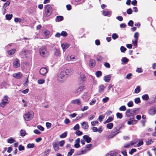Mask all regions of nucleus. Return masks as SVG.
<instances>
[{"label": "nucleus", "instance_id": "22", "mask_svg": "<svg viewBox=\"0 0 156 156\" xmlns=\"http://www.w3.org/2000/svg\"><path fill=\"white\" fill-rule=\"evenodd\" d=\"M63 20V17L62 16H56L55 21L56 22L61 21Z\"/></svg>", "mask_w": 156, "mask_h": 156}, {"label": "nucleus", "instance_id": "5", "mask_svg": "<svg viewBox=\"0 0 156 156\" xmlns=\"http://www.w3.org/2000/svg\"><path fill=\"white\" fill-rule=\"evenodd\" d=\"M24 118L26 120L29 121L33 118L32 114L30 112H28L24 115Z\"/></svg>", "mask_w": 156, "mask_h": 156}, {"label": "nucleus", "instance_id": "54", "mask_svg": "<svg viewBox=\"0 0 156 156\" xmlns=\"http://www.w3.org/2000/svg\"><path fill=\"white\" fill-rule=\"evenodd\" d=\"M128 25L130 27H133V22L132 20H130L128 23Z\"/></svg>", "mask_w": 156, "mask_h": 156}, {"label": "nucleus", "instance_id": "58", "mask_svg": "<svg viewBox=\"0 0 156 156\" xmlns=\"http://www.w3.org/2000/svg\"><path fill=\"white\" fill-rule=\"evenodd\" d=\"M136 151V149L135 148L132 149L129 152V153L131 155H132L134 152Z\"/></svg>", "mask_w": 156, "mask_h": 156}, {"label": "nucleus", "instance_id": "7", "mask_svg": "<svg viewBox=\"0 0 156 156\" xmlns=\"http://www.w3.org/2000/svg\"><path fill=\"white\" fill-rule=\"evenodd\" d=\"M148 113L151 115H153L156 113V106L152 108L148 111Z\"/></svg>", "mask_w": 156, "mask_h": 156}, {"label": "nucleus", "instance_id": "57", "mask_svg": "<svg viewBox=\"0 0 156 156\" xmlns=\"http://www.w3.org/2000/svg\"><path fill=\"white\" fill-rule=\"evenodd\" d=\"M91 125L92 126H95V124L98 123V122L97 121H93L91 122Z\"/></svg>", "mask_w": 156, "mask_h": 156}, {"label": "nucleus", "instance_id": "20", "mask_svg": "<svg viewBox=\"0 0 156 156\" xmlns=\"http://www.w3.org/2000/svg\"><path fill=\"white\" fill-rule=\"evenodd\" d=\"M84 88V86H80L76 90V93L79 94L80 92L83 91Z\"/></svg>", "mask_w": 156, "mask_h": 156}, {"label": "nucleus", "instance_id": "31", "mask_svg": "<svg viewBox=\"0 0 156 156\" xmlns=\"http://www.w3.org/2000/svg\"><path fill=\"white\" fill-rule=\"evenodd\" d=\"M74 149H71L69 152L67 154V156H71L73 154L74 152Z\"/></svg>", "mask_w": 156, "mask_h": 156}, {"label": "nucleus", "instance_id": "51", "mask_svg": "<svg viewBox=\"0 0 156 156\" xmlns=\"http://www.w3.org/2000/svg\"><path fill=\"white\" fill-rule=\"evenodd\" d=\"M133 102L132 101H129L127 103V105L129 107H132L133 106Z\"/></svg>", "mask_w": 156, "mask_h": 156}, {"label": "nucleus", "instance_id": "62", "mask_svg": "<svg viewBox=\"0 0 156 156\" xmlns=\"http://www.w3.org/2000/svg\"><path fill=\"white\" fill-rule=\"evenodd\" d=\"M26 53V51L25 50H22L21 52H20V55H21L24 56H25Z\"/></svg>", "mask_w": 156, "mask_h": 156}, {"label": "nucleus", "instance_id": "4", "mask_svg": "<svg viewBox=\"0 0 156 156\" xmlns=\"http://www.w3.org/2000/svg\"><path fill=\"white\" fill-rule=\"evenodd\" d=\"M54 149L55 151H58L59 149L58 142L57 140H55L52 143Z\"/></svg>", "mask_w": 156, "mask_h": 156}, {"label": "nucleus", "instance_id": "63", "mask_svg": "<svg viewBox=\"0 0 156 156\" xmlns=\"http://www.w3.org/2000/svg\"><path fill=\"white\" fill-rule=\"evenodd\" d=\"M109 99L108 97H106L103 99L102 101L104 103H106L109 100Z\"/></svg>", "mask_w": 156, "mask_h": 156}, {"label": "nucleus", "instance_id": "44", "mask_svg": "<svg viewBox=\"0 0 156 156\" xmlns=\"http://www.w3.org/2000/svg\"><path fill=\"white\" fill-rule=\"evenodd\" d=\"M134 102L135 103L138 104L140 102V98H137L135 99Z\"/></svg>", "mask_w": 156, "mask_h": 156}, {"label": "nucleus", "instance_id": "27", "mask_svg": "<svg viewBox=\"0 0 156 156\" xmlns=\"http://www.w3.org/2000/svg\"><path fill=\"white\" fill-rule=\"evenodd\" d=\"M142 99L144 100H147L149 99L148 95L147 94L142 95Z\"/></svg>", "mask_w": 156, "mask_h": 156}, {"label": "nucleus", "instance_id": "1", "mask_svg": "<svg viewBox=\"0 0 156 156\" xmlns=\"http://www.w3.org/2000/svg\"><path fill=\"white\" fill-rule=\"evenodd\" d=\"M71 70L69 69H65L62 71L58 76V80L60 83H63L68 77V75L71 74Z\"/></svg>", "mask_w": 156, "mask_h": 156}, {"label": "nucleus", "instance_id": "64", "mask_svg": "<svg viewBox=\"0 0 156 156\" xmlns=\"http://www.w3.org/2000/svg\"><path fill=\"white\" fill-rule=\"evenodd\" d=\"M108 156H116V154L115 153H113L110 154H107Z\"/></svg>", "mask_w": 156, "mask_h": 156}, {"label": "nucleus", "instance_id": "25", "mask_svg": "<svg viewBox=\"0 0 156 156\" xmlns=\"http://www.w3.org/2000/svg\"><path fill=\"white\" fill-rule=\"evenodd\" d=\"M140 90L141 89L140 86H138L135 89L134 92L136 94H138L140 91Z\"/></svg>", "mask_w": 156, "mask_h": 156}, {"label": "nucleus", "instance_id": "33", "mask_svg": "<svg viewBox=\"0 0 156 156\" xmlns=\"http://www.w3.org/2000/svg\"><path fill=\"white\" fill-rule=\"evenodd\" d=\"M113 126V124L112 123H110L107 125V127L109 129H112Z\"/></svg>", "mask_w": 156, "mask_h": 156}, {"label": "nucleus", "instance_id": "37", "mask_svg": "<svg viewBox=\"0 0 156 156\" xmlns=\"http://www.w3.org/2000/svg\"><path fill=\"white\" fill-rule=\"evenodd\" d=\"M15 142V140L12 138L9 139L7 141L8 143L9 144H12Z\"/></svg>", "mask_w": 156, "mask_h": 156}, {"label": "nucleus", "instance_id": "47", "mask_svg": "<svg viewBox=\"0 0 156 156\" xmlns=\"http://www.w3.org/2000/svg\"><path fill=\"white\" fill-rule=\"evenodd\" d=\"M132 75V73H129L126 76V78L129 80L130 79Z\"/></svg>", "mask_w": 156, "mask_h": 156}, {"label": "nucleus", "instance_id": "32", "mask_svg": "<svg viewBox=\"0 0 156 156\" xmlns=\"http://www.w3.org/2000/svg\"><path fill=\"white\" fill-rule=\"evenodd\" d=\"M23 20L19 18H15L14 19V21L16 23L19 22V23H20Z\"/></svg>", "mask_w": 156, "mask_h": 156}, {"label": "nucleus", "instance_id": "42", "mask_svg": "<svg viewBox=\"0 0 156 156\" xmlns=\"http://www.w3.org/2000/svg\"><path fill=\"white\" fill-rule=\"evenodd\" d=\"M67 58L68 60L69 59V58L71 60V61H73L75 59V56H74L73 55H71L69 57H68Z\"/></svg>", "mask_w": 156, "mask_h": 156}, {"label": "nucleus", "instance_id": "38", "mask_svg": "<svg viewBox=\"0 0 156 156\" xmlns=\"http://www.w3.org/2000/svg\"><path fill=\"white\" fill-rule=\"evenodd\" d=\"M118 35L116 33H114L112 35V37L114 40H115L118 37Z\"/></svg>", "mask_w": 156, "mask_h": 156}, {"label": "nucleus", "instance_id": "2", "mask_svg": "<svg viewBox=\"0 0 156 156\" xmlns=\"http://www.w3.org/2000/svg\"><path fill=\"white\" fill-rule=\"evenodd\" d=\"M52 12V8L49 5H47L44 7V12L43 16L47 17L50 16Z\"/></svg>", "mask_w": 156, "mask_h": 156}, {"label": "nucleus", "instance_id": "12", "mask_svg": "<svg viewBox=\"0 0 156 156\" xmlns=\"http://www.w3.org/2000/svg\"><path fill=\"white\" fill-rule=\"evenodd\" d=\"M89 65L90 67L92 68L94 67L95 65V60L93 59H90L89 61Z\"/></svg>", "mask_w": 156, "mask_h": 156}, {"label": "nucleus", "instance_id": "35", "mask_svg": "<svg viewBox=\"0 0 156 156\" xmlns=\"http://www.w3.org/2000/svg\"><path fill=\"white\" fill-rule=\"evenodd\" d=\"M95 74L97 77H99L102 75V73L100 71H98L96 72Z\"/></svg>", "mask_w": 156, "mask_h": 156}, {"label": "nucleus", "instance_id": "60", "mask_svg": "<svg viewBox=\"0 0 156 156\" xmlns=\"http://www.w3.org/2000/svg\"><path fill=\"white\" fill-rule=\"evenodd\" d=\"M65 143V140H62L61 141H60L59 142V145L60 146L62 147L64 145Z\"/></svg>", "mask_w": 156, "mask_h": 156}, {"label": "nucleus", "instance_id": "13", "mask_svg": "<svg viewBox=\"0 0 156 156\" xmlns=\"http://www.w3.org/2000/svg\"><path fill=\"white\" fill-rule=\"evenodd\" d=\"M111 78V75H108L104 76L103 79L106 82L108 83L110 80Z\"/></svg>", "mask_w": 156, "mask_h": 156}, {"label": "nucleus", "instance_id": "41", "mask_svg": "<svg viewBox=\"0 0 156 156\" xmlns=\"http://www.w3.org/2000/svg\"><path fill=\"white\" fill-rule=\"evenodd\" d=\"M61 34V35L64 37H66L68 35L67 33L65 31H62Z\"/></svg>", "mask_w": 156, "mask_h": 156}, {"label": "nucleus", "instance_id": "43", "mask_svg": "<svg viewBox=\"0 0 156 156\" xmlns=\"http://www.w3.org/2000/svg\"><path fill=\"white\" fill-rule=\"evenodd\" d=\"M75 134L78 136L81 135L83 133L79 130H77L75 132Z\"/></svg>", "mask_w": 156, "mask_h": 156}, {"label": "nucleus", "instance_id": "40", "mask_svg": "<svg viewBox=\"0 0 156 156\" xmlns=\"http://www.w3.org/2000/svg\"><path fill=\"white\" fill-rule=\"evenodd\" d=\"M20 135L23 137L26 134V132L25 131L23 130H21V131H20Z\"/></svg>", "mask_w": 156, "mask_h": 156}, {"label": "nucleus", "instance_id": "29", "mask_svg": "<svg viewBox=\"0 0 156 156\" xmlns=\"http://www.w3.org/2000/svg\"><path fill=\"white\" fill-rule=\"evenodd\" d=\"M6 19L8 20H10L12 17V14H7L5 15Z\"/></svg>", "mask_w": 156, "mask_h": 156}, {"label": "nucleus", "instance_id": "36", "mask_svg": "<svg viewBox=\"0 0 156 156\" xmlns=\"http://www.w3.org/2000/svg\"><path fill=\"white\" fill-rule=\"evenodd\" d=\"M34 144H29L27 145V147L28 148H31L34 147Z\"/></svg>", "mask_w": 156, "mask_h": 156}, {"label": "nucleus", "instance_id": "3", "mask_svg": "<svg viewBox=\"0 0 156 156\" xmlns=\"http://www.w3.org/2000/svg\"><path fill=\"white\" fill-rule=\"evenodd\" d=\"M40 55L44 57H47L48 55V52L46 50V48L42 47L39 49Z\"/></svg>", "mask_w": 156, "mask_h": 156}, {"label": "nucleus", "instance_id": "23", "mask_svg": "<svg viewBox=\"0 0 156 156\" xmlns=\"http://www.w3.org/2000/svg\"><path fill=\"white\" fill-rule=\"evenodd\" d=\"M122 128V126H118L114 128V129L112 130L113 133H115L116 132L119 131Z\"/></svg>", "mask_w": 156, "mask_h": 156}, {"label": "nucleus", "instance_id": "26", "mask_svg": "<svg viewBox=\"0 0 156 156\" xmlns=\"http://www.w3.org/2000/svg\"><path fill=\"white\" fill-rule=\"evenodd\" d=\"M112 12L111 11H104L103 12V14L104 16H108L111 14Z\"/></svg>", "mask_w": 156, "mask_h": 156}, {"label": "nucleus", "instance_id": "9", "mask_svg": "<svg viewBox=\"0 0 156 156\" xmlns=\"http://www.w3.org/2000/svg\"><path fill=\"white\" fill-rule=\"evenodd\" d=\"M83 138L88 143H90L92 140L91 138L87 135L83 136Z\"/></svg>", "mask_w": 156, "mask_h": 156}, {"label": "nucleus", "instance_id": "28", "mask_svg": "<svg viewBox=\"0 0 156 156\" xmlns=\"http://www.w3.org/2000/svg\"><path fill=\"white\" fill-rule=\"evenodd\" d=\"M16 51L15 49H13L10 50L8 51V54L10 55H12L14 54L15 51Z\"/></svg>", "mask_w": 156, "mask_h": 156}, {"label": "nucleus", "instance_id": "16", "mask_svg": "<svg viewBox=\"0 0 156 156\" xmlns=\"http://www.w3.org/2000/svg\"><path fill=\"white\" fill-rule=\"evenodd\" d=\"M13 76L18 79H20L21 78L22 76V74L20 73H14L13 75Z\"/></svg>", "mask_w": 156, "mask_h": 156}, {"label": "nucleus", "instance_id": "46", "mask_svg": "<svg viewBox=\"0 0 156 156\" xmlns=\"http://www.w3.org/2000/svg\"><path fill=\"white\" fill-rule=\"evenodd\" d=\"M44 80L43 79L38 80L37 81V83L39 84H42L44 82Z\"/></svg>", "mask_w": 156, "mask_h": 156}, {"label": "nucleus", "instance_id": "52", "mask_svg": "<svg viewBox=\"0 0 156 156\" xmlns=\"http://www.w3.org/2000/svg\"><path fill=\"white\" fill-rule=\"evenodd\" d=\"M25 148L24 146L22 145H20L19 146L18 149L20 151H23L24 150Z\"/></svg>", "mask_w": 156, "mask_h": 156}, {"label": "nucleus", "instance_id": "10", "mask_svg": "<svg viewBox=\"0 0 156 156\" xmlns=\"http://www.w3.org/2000/svg\"><path fill=\"white\" fill-rule=\"evenodd\" d=\"M130 119L131 120L128 121L127 122V124L129 125L136 124L137 122V121L134 120V116H133V118H130Z\"/></svg>", "mask_w": 156, "mask_h": 156}, {"label": "nucleus", "instance_id": "24", "mask_svg": "<svg viewBox=\"0 0 156 156\" xmlns=\"http://www.w3.org/2000/svg\"><path fill=\"white\" fill-rule=\"evenodd\" d=\"M105 88V87L103 85H100L99 87V92L100 93H102Z\"/></svg>", "mask_w": 156, "mask_h": 156}, {"label": "nucleus", "instance_id": "15", "mask_svg": "<svg viewBox=\"0 0 156 156\" xmlns=\"http://www.w3.org/2000/svg\"><path fill=\"white\" fill-rule=\"evenodd\" d=\"M71 103L73 104H76L78 105H80L81 104V101L79 99L73 100L71 101Z\"/></svg>", "mask_w": 156, "mask_h": 156}, {"label": "nucleus", "instance_id": "56", "mask_svg": "<svg viewBox=\"0 0 156 156\" xmlns=\"http://www.w3.org/2000/svg\"><path fill=\"white\" fill-rule=\"evenodd\" d=\"M126 49L123 46H122L120 48V50L122 52H124L126 50Z\"/></svg>", "mask_w": 156, "mask_h": 156}, {"label": "nucleus", "instance_id": "6", "mask_svg": "<svg viewBox=\"0 0 156 156\" xmlns=\"http://www.w3.org/2000/svg\"><path fill=\"white\" fill-rule=\"evenodd\" d=\"M48 69H46V67H42L40 69L39 73L41 75L45 76L48 72Z\"/></svg>", "mask_w": 156, "mask_h": 156}, {"label": "nucleus", "instance_id": "18", "mask_svg": "<svg viewBox=\"0 0 156 156\" xmlns=\"http://www.w3.org/2000/svg\"><path fill=\"white\" fill-rule=\"evenodd\" d=\"M54 55L57 57L60 56V52L59 50L58 49H55L54 52Z\"/></svg>", "mask_w": 156, "mask_h": 156}, {"label": "nucleus", "instance_id": "48", "mask_svg": "<svg viewBox=\"0 0 156 156\" xmlns=\"http://www.w3.org/2000/svg\"><path fill=\"white\" fill-rule=\"evenodd\" d=\"M104 118L105 116H103L102 115H100L98 117V119L99 121L101 122Z\"/></svg>", "mask_w": 156, "mask_h": 156}, {"label": "nucleus", "instance_id": "39", "mask_svg": "<svg viewBox=\"0 0 156 156\" xmlns=\"http://www.w3.org/2000/svg\"><path fill=\"white\" fill-rule=\"evenodd\" d=\"M116 115L117 117L120 119H122V113L119 112H117L116 113Z\"/></svg>", "mask_w": 156, "mask_h": 156}, {"label": "nucleus", "instance_id": "17", "mask_svg": "<svg viewBox=\"0 0 156 156\" xmlns=\"http://www.w3.org/2000/svg\"><path fill=\"white\" fill-rule=\"evenodd\" d=\"M126 115L127 117H129L133 116V114L131 113L130 109H127L126 112Z\"/></svg>", "mask_w": 156, "mask_h": 156}, {"label": "nucleus", "instance_id": "50", "mask_svg": "<svg viewBox=\"0 0 156 156\" xmlns=\"http://www.w3.org/2000/svg\"><path fill=\"white\" fill-rule=\"evenodd\" d=\"M120 111H125L126 110V108L125 106H121L119 108Z\"/></svg>", "mask_w": 156, "mask_h": 156}, {"label": "nucleus", "instance_id": "30", "mask_svg": "<svg viewBox=\"0 0 156 156\" xmlns=\"http://www.w3.org/2000/svg\"><path fill=\"white\" fill-rule=\"evenodd\" d=\"M67 135V132H65L60 135V138H63L66 137Z\"/></svg>", "mask_w": 156, "mask_h": 156}, {"label": "nucleus", "instance_id": "8", "mask_svg": "<svg viewBox=\"0 0 156 156\" xmlns=\"http://www.w3.org/2000/svg\"><path fill=\"white\" fill-rule=\"evenodd\" d=\"M20 60L18 58H16L13 63V67L17 68L20 66Z\"/></svg>", "mask_w": 156, "mask_h": 156}, {"label": "nucleus", "instance_id": "19", "mask_svg": "<svg viewBox=\"0 0 156 156\" xmlns=\"http://www.w3.org/2000/svg\"><path fill=\"white\" fill-rule=\"evenodd\" d=\"M61 46L63 49L64 51H65L66 50L67 48L69 46V45L68 44H62Z\"/></svg>", "mask_w": 156, "mask_h": 156}, {"label": "nucleus", "instance_id": "34", "mask_svg": "<svg viewBox=\"0 0 156 156\" xmlns=\"http://www.w3.org/2000/svg\"><path fill=\"white\" fill-rule=\"evenodd\" d=\"M80 79L81 81L83 82L85 80L86 77L83 74H81L80 75Z\"/></svg>", "mask_w": 156, "mask_h": 156}, {"label": "nucleus", "instance_id": "21", "mask_svg": "<svg viewBox=\"0 0 156 156\" xmlns=\"http://www.w3.org/2000/svg\"><path fill=\"white\" fill-rule=\"evenodd\" d=\"M122 64L123 65L126 64L129 61V60L126 57H123L121 60Z\"/></svg>", "mask_w": 156, "mask_h": 156}, {"label": "nucleus", "instance_id": "61", "mask_svg": "<svg viewBox=\"0 0 156 156\" xmlns=\"http://www.w3.org/2000/svg\"><path fill=\"white\" fill-rule=\"evenodd\" d=\"M37 128L41 131H43L44 130V128L41 125H38Z\"/></svg>", "mask_w": 156, "mask_h": 156}, {"label": "nucleus", "instance_id": "49", "mask_svg": "<svg viewBox=\"0 0 156 156\" xmlns=\"http://www.w3.org/2000/svg\"><path fill=\"white\" fill-rule=\"evenodd\" d=\"M143 140H140L138 144L137 145V146L138 147H140L143 144Z\"/></svg>", "mask_w": 156, "mask_h": 156}, {"label": "nucleus", "instance_id": "14", "mask_svg": "<svg viewBox=\"0 0 156 156\" xmlns=\"http://www.w3.org/2000/svg\"><path fill=\"white\" fill-rule=\"evenodd\" d=\"M82 128L84 129H87L89 127L88 123L87 122H83L81 123Z\"/></svg>", "mask_w": 156, "mask_h": 156}, {"label": "nucleus", "instance_id": "45", "mask_svg": "<svg viewBox=\"0 0 156 156\" xmlns=\"http://www.w3.org/2000/svg\"><path fill=\"white\" fill-rule=\"evenodd\" d=\"M80 126L78 124H76L74 127L73 129L75 130H78L79 129Z\"/></svg>", "mask_w": 156, "mask_h": 156}, {"label": "nucleus", "instance_id": "53", "mask_svg": "<svg viewBox=\"0 0 156 156\" xmlns=\"http://www.w3.org/2000/svg\"><path fill=\"white\" fill-rule=\"evenodd\" d=\"M126 12L128 14H131L132 13L133 11L131 8H129L127 10Z\"/></svg>", "mask_w": 156, "mask_h": 156}, {"label": "nucleus", "instance_id": "59", "mask_svg": "<svg viewBox=\"0 0 156 156\" xmlns=\"http://www.w3.org/2000/svg\"><path fill=\"white\" fill-rule=\"evenodd\" d=\"M139 36V34L138 32H136L134 35V37L135 38V39L138 40V37Z\"/></svg>", "mask_w": 156, "mask_h": 156}, {"label": "nucleus", "instance_id": "55", "mask_svg": "<svg viewBox=\"0 0 156 156\" xmlns=\"http://www.w3.org/2000/svg\"><path fill=\"white\" fill-rule=\"evenodd\" d=\"M10 4V2L9 1H7L6 2H5L3 6V8L4 9L5 8L8 6Z\"/></svg>", "mask_w": 156, "mask_h": 156}, {"label": "nucleus", "instance_id": "11", "mask_svg": "<svg viewBox=\"0 0 156 156\" xmlns=\"http://www.w3.org/2000/svg\"><path fill=\"white\" fill-rule=\"evenodd\" d=\"M9 102V101L7 99H3L2 100V101L0 104V106L4 108Z\"/></svg>", "mask_w": 156, "mask_h": 156}]
</instances>
